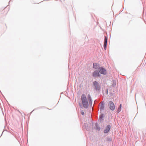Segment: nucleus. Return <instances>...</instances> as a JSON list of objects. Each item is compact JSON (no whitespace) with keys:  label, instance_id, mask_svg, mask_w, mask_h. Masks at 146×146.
I'll return each mask as SVG.
<instances>
[{"label":"nucleus","instance_id":"f3484780","mask_svg":"<svg viewBox=\"0 0 146 146\" xmlns=\"http://www.w3.org/2000/svg\"><path fill=\"white\" fill-rule=\"evenodd\" d=\"M89 103H90V104H92V100H91V99L90 100H89Z\"/></svg>","mask_w":146,"mask_h":146},{"label":"nucleus","instance_id":"0eeeda50","mask_svg":"<svg viewBox=\"0 0 146 146\" xmlns=\"http://www.w3.org/2000/svg\"><path fill=\"white\" fill-rule=\"evenodd\" d=\"M93 76L94 77H96L100 76L99 72L98 70H96L94 72L93 74Z\"/></svg>","mask_w":146,"mask_h":146},{"label":"nucleus","instance_id":"4468645a","mask_svg":"<svg viewBox=\"0 0 146 146\" xmlns=\"http://www.w3.org/2000/svg\"><path fill=\"white\" fill-rule=\"evenodd\" d=\"M107 140L108 141H110L111 140V139L110 137H108L107 138Z\"/></svg>","mask_w":146,"mask_h":146},{"label":"nucleus","instance_id":"f8f14e48","mask_svg":"<svg viewBox=\"0 0 146 146\" xmlns=\"http://www.w3.org/2000/svg\"><path fill=\"white\" fill-rule=\"evenodd\" d=\"M93 68L96 69H97L98 68L99 66L98 65V64H93Z\"/></svg>","mask_w":146,"mask_h":146},{"label":"nucleus","instance_id":"f257e3e1","mask_svg":"<svg viewBox=\"0 0 146 146\" xmlns=\"http://www.w3.org/2000/svg\"><path fill=\"white\" fill-rule=\"evenodd\" d=\"M81 100L83 106L81 103H79V105L81 108H83V106L84 108H87L88 107L89 105L87 98L85 95L83 94L81 96Z\"/></svg>","mask_w":146,"mask_h":146},{"label":"nucleus","instance_id":"412c9836","mask_svg":"<svg viewBox=\"0 0 146 146\" xmlns=\"http://www.w3.org/2000/svg\"><path fill=\"white\" fill-rule=\"evenodd\" d=\"M93 64H96L95 63H93Z\"/></svg>","mask_w":146,"mask_h":146},{"label":"nucleus","instance_id":"2eb2a0df","mask_svg":"<svg viewBox=\"0 0 146 146\" xmlns=\"http://www.w3.org/2000/svg\"><path fill=\"white\" fill-rule=\"evenodd\" d=\"M88 98L89 100H90L91 99V96L90 95H88Z\"/></svg>","mask_w":146,"mask_h":146},{"label":"nucleus","instance_id":"6e6552de","mask_svg":"<svg viewBox=\"0 0 146 146\" xmlns=\"http://www.w3.org/2000/svg\"><path fill=\"white\" fill-rule=\"evenodd\" d=\"M108 38L106 36H105L104 41V48L106 50V48L107 44V42Z\"/></svg>","mask_w":146,"mask_h":146},{"label":"nucleus","instance_id":"9b49d317","mask_svg":"<svg viewBox=\"0 0 146 146\" xmlns=\"http://www.w3.org/2000/svg\"><path fill=\"white\" fill-rule=\"evenodd\" d=\"M99 117L100 120H103L104 119V114H101L100 115Z\"/></svg>","mask_w":146,"mask_h":146},{"label":"nucleus","instance_id":"ddd939ff","mask_svg":"<svg viewBox=\"0 0 146 146\" xmlns=\"http://www.w3.org/2000/svg\"><path fill=\"white\" fill-rule=\"evenodd\" d=\"M116 85V83L115 82L113 81V83L112 85V86L113 87H114Z\"/></svg>","mask_w":146,"mask_h":146},{"label":"nucleus","instance_id":"f03ea898","mask_svg":"<svg viewBox=\"0 0 146 146\" xmlns=\"http://www.w3.org/2000/svg\"><path fill=\"white\" fill-rule=\"evenodd\" d=\"M93 85L95 90L98 92H100L101 90V86L99 83L96 81H94L93 82Z\"/></svg>","mask_w":146,"mask_h":146},{"label":"nucleus","instance_id":"1a4fd4ad","mask_svg":"<svg viewBox=\"0 0 146 146\" xmlns=\"http://www.w3.org/2000/svg\"><path fill=\"white\" fill-rule=\"evenodd\" d=\"M95 125V129L98 131H100V127L98 126V123H96Z\"/></svg>","mask_w":146,"mask_h":146},{"label":"nucleus","instance_id":"20e7f679","mask_svg":"<svg viewBox=\"0 0 146 146\" xmlns=\"http://www.w3.org/2000/svg\"><path fill=\"white\" fill-rule=\"evenodd\" d=\"M99 72L101 74L106 75L107 72L106 70L103 67H100L99 68Z\"/></svg>","mask_w":146,"mask_h":146},{"label":"nucleus","instance_id":"39448f33","mask_svg":"<svg viewBox=\"0 0 146 146\" xmlns=\"http://www.w3.org/2000/svg\"><path fill=\"white\" fill-rule=\"evenodd\" d=\"M111 128V126L110 125H108L105 128L104 131V133H107L110 130Z\"/></svg>","mask_w":146,"mask_h":146},{"label":"nucleus","instance_id":"9d476101","mask_svg":"<svg viewBox=\"0 0 146 146\" xmlns=\"http://www.w3.org/2000/svg\"><path fill=\"white\" fill-rule=\"evenodd\" d=\"M121 104H120L119 106L118 107L117 111V113H119L121 110Z\"/></svg>","mask_w":146,"mask_h":146},{"label":"nucleus","instance_id":"dca6fc26","mask_svg":"<svg viewBox=\"0 0 146 146\" xmlns=\"http://www.w3.org/2000/svg\"><path fill=\"white\" fill-rule=\"evenodd\" d=\"M80 113H81V114L82 115H84V112H83V111H81Z\"/></svg>","mask_w":146,"mask_h":146},{"label":"nucleus","instance_id":"423d86ee","mask_svg":"<svg viewBox=\"0 0 146 146\" xmlns=\"http://www.w3.org/2000/svg\"><path fill=\"white\" fill-rule=\"evenodd\" d=\"M105 103L104 101L101 102L100 103V110L101 111L104 110Z\"/></svg>","mask_w":146,"mask_h":146},{"label":"nucleus","instance_id":"4be33fe9","mask_svg":"<svg viewBox=\"0 0 146 146\" xmlns=\"http://www.w3.org/2000/svg\"><path fill=\"white\" fill-rule=\"evenodd\" d=\"M125 1V0H124V1Z\"/></svg>","mask_w":146,"mask_h":146},{"label":"nucleus","instance_id":"6ab92c4d","mask_svg":"<svg viewBox=\"0 0 146 146\" xmlns=\"http://www.w3.org/2000/svg\"><path fill=\"white\" fill-rule=\"evenodd\" d=\"M106 94H108V89H106Z\"/></svg>","mask_w":146,"mask_h":146},{"label":"nucleus","instance_id":"a211bd4d","mask_svg":"<svg viewBox=\"0 0 146 146\" xmlns=\"http://www.w3.org/2000/svg\"><path fill=\"white\" fill-rule=\"evenodd\" d=\"M84 124H85V125H84V128H86V124L84 123Z\"/></svg>","mask_w":146,"mask_h":146},{"label":"nucleus","instance_id":"7ed1b4c3","mask_svg":"<svg viewBox=\"0 0 146 146\" xmlns=\"http://www.w3.org/2000/svg\"><path fill=\"white\" fill-rule=\"evenodd\" d=\"M108 105L111 110L113 111L115 110V106L112 102L110 101L108 102Z\"/></svg>","mask_w":146,"mask_h":146},{"label":"nucleus","instance_id":"aec40b11","mask_svg":"<svg viewBox=\"0 0 146 146\" xmlns=\"http://www.w3.org/2000/svg\"><path fill=\"white\" fill-rule=\"evenodd\" d=\"M87 129V131H88V129Z\"/></svg>","mask_w":146,"mask_h":146}]
</instances>
